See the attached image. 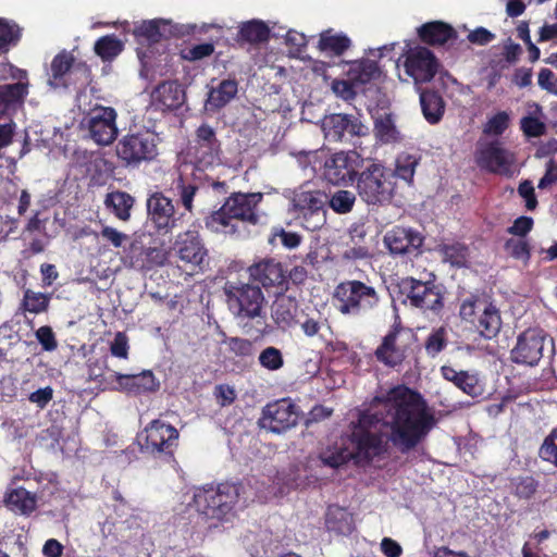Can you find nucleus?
Masks as SVG:
<instances>
[{
  "label": "nucleus",
  "mask_w": 557,
  "mask_h": 557,
  "mask_svg": "<svg viewBox=\"0 0 557 557\" xmlns=\"http://www.w3.org/2000/svg\"><path fill=\"white\" fill-rule=\"evenodd\" d=\"M437 420L418 392L406 386L391 388L385 395L375 396L370 408L360 412L351 433L357 462L370 463L385 457L389 448L412 461L423 455L426 438Z\"/></svg>",
  "instance_id": "1"
},
{
  "label": "nucleus",
  "mask_w": 557,
  "mask_h": 557,
  "mask_svg": "<svg viewBox=\"0 0 557 557\" xmlns=\"http://www.w3.org/2000/svg\"><path fill=\"white\" fill-rule=\"evenodd\" d=\"M262 199V193H232L219 210L206 218L207 228L215 233L240 237L247 232L245 225L259 224L258 206Z\"/></svg>",
  "instance_id": "2"
},
{
  "label": "nucleus",
  "mask_w": 557,
  "mask_h": 557,
  "mask_svg": "<svg viewBox=\"0 0 557 557\" xmlns=\"http://www.w3.org/2000/svg\"><path fill=\"white\" fill-rule=\"evenodd\" d=\"M335 308L339 313L355 319H369L376 314L382 297L370 280H345L333 293Z\"/></svg>",
  "instance_id": "3"
},
{
  "label": "nucleus",
  "mask_w": 557,
  "mask_h": 557,
  "mask_svg": "<svg viewBox=\"0 0 557 557\" xmlns=\"http://www.w3.org/2000/svg\"><path fill=\"white\" fill-rule=\"evenodd\" d=\"M245 487L237 482H222L218 485L208 484L194 493V504L197 512L208 520L228 521L235 515Z\"/></svg>",
  "instance_id": "4"
},
{
  "label": "nucleus",
  "mask_w": 557,
  "mask_h": 557,
  "mask_svg": "<svg viewBox=\"0 0 557 557\" xmlns=\"http://www.w3.org/2000/svg\"><path fill=\"white\" fill-rule=\"evenodd\" d=\"M460 319L483 338L492 339L502 329L500 311L486 293H471L459 306Z\"/></svg>",
  "instance_id": "5"
},
{
  "label": "nucleus",
  "mask_w": 557,
  "mask_h": 557,
  "mask_svg": "<svg viewBox=\"0 0 557 557\" xmlns=\"http://www.w3.org/2000/svg\"><path fill=\"white\" fill-rule=\"evenodd\" d=\"M357 193L369 206H386L392 202L395 194L393 171L382 163L370 162L357 175Z\"/></svg>",
  "instance_id": "6"
},
{
  "label": "nucleus",
  "mask_w": 557,
  "mask_h": 557,
  "mask_svg": "<svg viewBox=\"0 0 557 557\" xmlns=\"http://www.w3.org/2000/svg\"><path fill=\"white\" fill-rule=\"evenodd\" d=\"M178 430L162 419L150 421L138 434L141 451L160 459L174 457L178 447Z\"/></svg>",
  "instance_id": "7"
},
{
  "label": "nucleus",
  "mask_w": 557,
  "mask_h": 557,
  "mask_svg": "<svg viewBox=\"0 0 557 557\" xmlns=\"http://www.w3.org/2000/svg\"><path fill=\"white\" fill-rule=\"evenodd\" d=\"M230 311L240 319L262 317L264 295L257 285L226 281L223 286Z\"/></svg>",
  "instance_id": "8"
},
{
  "label": "nucleus",
  "mask_w": 557,
  "mask_h": 557,
  "mask_svg": "<svg viewBox=\"0 0 557 557\" xmlns=\"http://www.w3.org/2000/svg\"><path fill=\"white\" fill-rule=\"evenodd\" d=\"M115 153L123 165L138 168L144 162H150L158 156L157 137L149 129L127 133L119 139Z\"/></svg>",
  "instance_id": "9"
},
{
  "label": "nucleus",
  "mask_w": 557,
  "mask_h": 557,
  "mask_svg": "<svg viewBox=\"0 0 557 557\" xmlns=\"http://www.w3.org/2000/svg\"><path fill=\"white\" fill-rule=\"evenodd\" d=\"M399 288L414 308L436 314L444 308V296L433 281L423 282L408 276L401 280Z\"/></svg>",
  "instance_id": "10"
},
{
  "label": "nucleus",
  "mask_w": 557,
  "mask_h": 557,
  "mask_svg": "<svg viewBox=\"0 0 557 557\" xmlns=\"http://www.w3.org/2000/svg\"><path fill=\"white\" fill-rule=\"evenodd\" d=\"M147 223L157 235L171 234L183 214H177L173 200L162 191H153L146 200Z\"/></svg>",
  "instance_id": "11"
},
{
  "label": "nucleus",
  "mask_w": 557,
  "mask_h": 557,
  "mask_svg": "<svg viewBox=\"0 0 557 557\" xmlns=\"http://www.w3.org/2000/svg\"><path fill=\"white\" fill-rule=\"evenodd\" d=\"M90 74V69L85 62H75L71 52L61 51L52 59L49 84L54 88H67L78 82L85 85L89 82Z\"/></svg>",
  "instance_id": "12"
},
{
  "label": "nucleus",
  "mask_w": 557,
  "mask_h": 557,
  "mask_svg": "<svg viewBox=\"0 0 557 557\" xmlns=\"http://www.w3.org/2000/svg\"><path fill=\"white\" fill-rule=\"evenodd\" d=\"M299 416V407L289 397L281 398L263 407L259 425L262 429L281 434L296 426Z\"/></svg>",
  "instance_id": "13"
},
{
  "label": "nucleus",
  "mask_w": 557,
  "mask_h": 557,
  "mask_svg": "<svg viewBox=\"0 0 557 557\" xmlns=\"http://www.w3.org/2000/svg\"><path fill=\"white\" fill-rule=\"evenodd\" d=\"M405 73L411 77L414 84L431 82L437 74L440 61L425 46L409 48L404 54Z\"/></svg>",
  "instance_id": "14"
},
{
  "label": "nucleus",
  "mask_w": 557,
  "mask_h": 557,
  "mask_svg": "<svg viewBox=\"0 0 557 557\" xmlns=\"http://www.w3.org/2000/svg\"><path fill=\"white\" fill-rule=\"evenodd\" d=\"M190 153L199 169L220 163L222 156L221 141L212 126L203 123L196 129Z\"/></svg>",
  "instance_id": "15"
},
{
  "label": "nucleus",
  "mask_w": 557,
  "mask_h": 557,
  "mask_svg": "<svg viewBox=\"0 0 557 557\" xmlns=\"http://www.w3.org/2000/svg\"><path fill=\"white\" fill-rule=\"evenodd\" d=\"M362 162L363 159L357 151H341L326 159L323 175L333 185L352 183Z\"/></svg>",
  "instance_id": "16"
},
{
  "label": "nucleus",
  "mask_w": 557,
  "mask_h": 557,
  "mask_svg": "<svg viewBox=\"0 0 557 557\" xmlns=\"http://www.w3.org/2000/svg\"><path fill=\"white\" fill-rule=\"evenodd\" d=\"M116 111L111 107H96L85 119L89 137L99 146H109L117 137Z\"/></svg>",
  "instance_id": "17"
},
{
  "label": "nucleus",
  "mask_w": 557,
  "mask_h": 557,
  "mask_svg": "<svg viewBox=\"0 0 557 557\" xmlns=\"http://www.w3.org/2000/svg\"><path fill=\"white\" fill-rule=\"evenodd\" d=\"M322 128L325 138L333 143H350L355 137L368 134V127L358 117L343 113L325 116Z\"/></svg>",
  "instance_id": "18"
},
{
  "label": "nucleus",
  "mask_w": 557,
  "mask_h": 557,
  "mask_svg": "<svg viewBox=\"0 0 557 557\" xmlns=\"http://www.w3.org/2000/svg\"><path fill=\"white\" fill-rule=\"evenodd\" d=\"M545 339L541 331L525 330L518 336L516 345L510 350V360L520 366H537L543 357Z\"/></svg>",
  "instance_id": "19"
},
{
  "label": "nucleus",
  "mask_w": 557,
  "mask_h": 557,
  "mask_svg": "<svg viewBox=\"0 0 557 557\" xmlns=\"http://www.w3.org/2000/svg\"><path fill=\"white\" fill-rule=\"evenodd\" d=\"M174 251L176 257L191 270L202 269L208 259V249L200 234L195 230H187L177 235Z\"/></svg>",
  "instance_id": "20"
},
{
  "label": "nucleus",
  "mask_w": 557,
  "mask_h": 557,
  "mask_svg": "<svg viewBox=\"0 0 557 557\" xmlns=\"http://www.w3.org/2000/svg\"><path fill=\"white\" fill-rule=\"evenodd\" d=\"M252 281L260 283L264 288H275L276 294L287 289V275L281 262L274 259H262L248 268Z\"/></svg>",
  "instance_id": "21"
},
{
  "label": "nucleus",
  "mask_w": 557,
  "mask_h": 557,
  "mask_svg": "<svg viewBox=\"0 0 557 557\" xmlns=\"http://www.w3.org/2000/svg\"><path fill=\"white\" fill-rule=\"evenodd\" d=\"M384 245L394 256L419 253L423 245V236L410 227L394 226L384 236Z\"/></svg>",
  "instance_id": "22"
},
{
  "label": "nucleus",
  "mask_w": 557,
  "mask_h": 557,
  "mask_svg": "<svg viewBox=\"0 0 557 557\" xmlns=\"http://www.w3.org/2000/svg\"><path fill=\"white\" fill-rule=\"evenodd\" d=\"M404 331L400 322H395L387 334L383 337L382 343L376 347L374 356L376 360L384 366L395 368L400 366L406 358V347L399 343L400 335Z\"/></svg>",
  "instance_id": "23"
},
{
  "label": "nucleus",
  "mask_w": 557,
  "mask_h": 557,
  "mask_svg": "<svg viewBox=\"0 0 557 557\" xmlns=\"http://www.w3.org/2000/svg\"><path fill=\"white\" fill-rule=\"evenodd\" d=\"M166 251L161 247H144L139 242H133L125 256V263L136 270H150L163 265Z\"/></svg>",
  "instance_id": "24"
},
{
  "label": "nucleus",
  "mask_w": 557,
  "mask_h": 557,
  "mask_svg": "<svg viewBox=\"0 0 557 557\" xmlns=\"http://www.w3.org/2000/svg\"><path fill=\"white\" fill-rule=\"evenodd\" d=\"M185 101V91L175 81H165L154 87L151 92V106L159 111H173Z\"/></svg>",
  "instance_id": "25"
},
{
  "label": "nucleus",
  "mask_w": 557,
  "mask_h": 557,
  "mask_svg": "<svg viewBox=\"0 0 557 557\" xmlns=\"http://www.w3.org/2000/svg\"><path fill=\"white\" fill-rule=\"evenodd\" d=\"M420 41L426 46L441 47L454 44L458 38L457 30L443 21H431L417 28Z\"/></svg>",
  "instance_id": "26"
},
{
  "label": "nucleus",
  "mask_w": 557,
  "mask_h": 557,
  "mask_svg": "<svg viewBox=\"0 0 557 557\" xmlns=\"http://www.w3.org/2000/svg\"><path fill=\"white\" fill-rule=\"evenodd\" d=\"M513 162V156L510 154L500 143L492 141L480 151L478 163L481 168L492 173L505 174Z\"/></svg>",
  "instance_id": "27"
},
{
  "label": "nucleus",
  "mask_w": 557,
  "mask_h": 557,
  "mask_svg": "<svg viewBox=\"0 0 557 557\" xmlns=\"http://www.w3.org/2000/svg\"><path fill=\"white\" fill-rule=\"evenodd\" d=\"M133 35L137 42L153 45L162 39H169L175 35L174 26L170 21L156 18L143 21L135 25Z\"/></svg>",
  "instance_id": "28"
},
{
  "label": "nucleus",
  "mask_w": 557,
  "mask_h": 557,
  "mask_svg": "<svg viewBox=\"0 0 557 557\" xmlns=\"http://www.w3.org/2000/svg\"><path fill=\"white\" fill-rule=\"evenodd\" d=\"M114 376L117 389L132 395H141L159 388V382L151 371H143L138 374L114 373Z\"/></svg>",
  "instance_id": "29"
},
{
  "label": "nucleus",
  "mask_w": 557,
  "mask_h": 557,
  "mask_svg": "<svg viewBox=\"0 0 557 557\" xmlns=\"http://www.w3.org/2000/svg\"><path fill=\"white\" fill-rule=\"evenodd\" d=\"M238 92V83L234 78L221 81L212 86L208 92L206 108L210 111H219L228 104Z\"/></svg>",
  "instance_id": "30"
},
{
  "label": "nucleus",
  "mask_w": 557,
  "mask_h": 557,
  "mask_svg": "<svg viewBox=\"0 0 557 557\" xmlns=\"http://www.w3.org/2000/svg\"><path fill=\"white\" fill-rule=\"evenodd\" d=\"M441 374L446 381L451 382L456 387L471 397H478L482 394L479 379L474 374H470L467 371H457L450 366L441 367Z\"/></svg>",
  "instance_id": "31"
},
{
  "label": "nucleus",
  "mask_w": 557,
  "mask_h": 557,
  "mask_svg": "<svg viewBox=\"0 0 557 557\" xmlns=\"http://www.w3.org/2000/svg\"><path fill=\"white\" fill-rule=\"evenodd\" d=\"M325 525L332 532L349 535L355 530L354 516L338 505H331L325 513Z\"/></svg>",
  "instance_id": "32"
},
{
  "label": "nucleus",
  "mask_w": 557,
  "mask_h": 557,
  "mask_svg": "<svg viewBox=\"0 0 557 557\" xmlns=\"http://www.w3.org/2000/svg\"><path fill=\"white\" fill-rule=\"evenodd\" d=\"M420 104L424 119L430 124H437L445 113V101L442 96L430 89L420 92Z\"/></svg>",
  "instance_id": "33"
},
{
  "label": "nucleus",
  "mask_w": 557,
  "mask_h": 557,
  "mask_svg": "<svg viewBox=\"0 0 557 557\" xmlns=\"http://www.w3.org/2000/svg\"><path fill=\"white\" fill-rule=\"evenodd\" d=\"M269 38V26L262 21L252 20L242 23L236 41L240 46L244 44L258 45L268 41Z\"/></svg>",
  "instance_id": "34"
},
{
  "label": "nucleus",
  "mask_w": 557,
  "mask_h": 557,
  "mask_svg": "<svg viewBox=\"0 0 557 557\" xmlns=\"http://www.w3.org/2000/svg\"><path fill=\"white\" fill-rule=\"evenodd\" d=\"M5 503L21 515L29 516L37 508V496L24 487H16L7 493Z\"/></svg>",
  "instance_id": "35"
},
{
  "label": "nucleus",
  "mask_w": 557,
  "mask_h": 557,
  "mask_svg": "<svg viewBox=\"0 0 557 557\" xmlns=\"http://www.w3.org/2000/svg\"><path fill=\"white\" fill-rule=\"evenodd\" d=\"M135 203V199L126 191L115 190L107 194L104 205L121 221L131 219V210Z\"/></svg>",
  "instance_id": "36"
},
{
  "label": "nucleus",
  "mask_w": 557,
  "mask_h": 557,
  "mask_svg": "<svg viewBox=\"0 0 557 557\" xmlns=\"http://www.w3.org/2000/svg\"><path fill=\"white\" fill-rule=\"evenodd\" d=\"M351 46L350 38L343 33H335L329 28L320 34L318 48L324 52H331L334 55H342Z\"/></svg>",
  "instance_id": "37"
},
{
  "label": "nucleus",
  "mask_w": 557,
  "mask_h": 557,
  "mask_svg": "<svg viewBox=\"0 0 557 557\" xmlns=\"http://www.w3.org/2000/svg\"><path fill=\"white\" fill-rule=\"evenodd\" d=\"M381 71L375 61L362 59L354 61L348 70V77L357 85H363L380 77Z\"/></svg>",
  "instance_id": "38"
},
{
  "label": "nucleus",
  "mask_w": 557,
  "mask_h": 557,
  "mask_svg": "<svg viewBox=\"0 0 557 557\" xmlns=\"http://www.w3.org/2000/svg\"><path fill=\"white\" fill-rule=\"evenodd\" d=\"M509 488L519 500H530L539 492L540 481L532 474H521L510 479Z\"/></svg>",
  "instance_id": "39"
},
{
  "label": "nucleus",
  "mask_w": 557,
  "mask_h": 557,
  "mask_svg": "<svg viewBox=\"0 0 557 557\" xmlns=\"http://www.w3.org/2000/svg\"><path fill=\"white\" fill-rule=\"evenodd\" d=\"M530 109L532 110L529 115L520 120V128L528 138L541 137L545 135L547 129L546 124L541 120L544 115L543 109L535 102L530 106Z\"/></svg>",
  "instance_id": "40"
},
{
  "label": "nucleus",
  "mask_w": 557,
  "mask_h": 557,
  "mask_svg": "<svg viewBox=\"0 0 557 557\" xmlns=\"http://www.w3.org/2000/svg\"><path fill=\"white\" fill-rule=\"evenodd\" d=\"M124 50V42L114 34L104 35L98 38L94 45L95 53L103 62H112Z\"/></svg>",
  "instance_id": "41"
},
{
  "label": "nucleus",
  "mask_w": 557,
  "mask_h": 557,
  "mask_svg": "<svg viewBox=\"0 0 557 557\" xmlns=\"http://www.w3.org/2000/svg\"><path fill=\"white\" fill-rule=\"evenodd\" d=\"M27 95V85L18 82L0 85V116L7 114L10 107L22 103Z\"/></svg>",
  "instance_id": "42"
},
{
  "label": "nucleus",
  "mask_w": 557,
  "mask_h": 557,
  "mask_svg": "<svg viewBox=\"0 0 557 557\" xmlns=\"http://www.w3.org/2000/svg\"><path fill=\"white\" fill-rule=\"evenodd\" d=\"M297 305L287 298L276 299L272 305V319L278 329L290 327L295 320Z\"/></svg>",
  "instance_id": "43"
},
{
  "label": "nucleus",
  "mask_w": 557,
  "mask_h": 557,
  "mask_svg": "<svg viewBox=\"0 0 557 557\" xmlns=\"http://www.w3.org/2000/svg\"><path fill=\"white\" fill-rule=\"evenodd\" d=\"M22 38V28L13 21L0 17V52H8Z\"/></svg>",
  "instance_id": "44"
},
{
  "label": "nucleus",
  "mask_w": 557,
  "mask_h": 557,
  "mask_svg": "<svg viewBox=\"0 0 557 557\" xmlns=\"http://www.w3.org/2000/svg\"><path fill=\"white\" fill-rule=\"evenodd\" d=\"M50 299V295L28 288L24 290L21 307L26 312L40 314L49 309Z\"/></svg>",
  "instance_id": "45"
},
{
  "label": "nucleus",
  "mask_w": 557,
  "mask_h": 557,
  "mask_svg": "<svg viewBox=\"0 0 557 557\" xmlns=\"http://www.w3.org/2000/svg\"><path fill=\"white\" fill-rule=\"evenodd\" d=\"M327 195L320 190H301L296 193L293 198L294 211L308 209V207L313 209L323 208L327 202Z\"/></svg>",
  "instance_id": "46"
},
{
  "label": "nucleus",
  "mask_w": 557,
  "mask_h": 557,
  "mask_svg": "<svg viewBox=\"0 0 557 557\" xmlns=\"http://www.w3.org/2000/svg\"><path fill=\"white\" fill-rule=\"evenodd\" d=\"M448 345V331L445 326L434 329L424 341V349L429 357L435 358Z\"/></svg>",
  "instance_id": "47"
},
{
  "label": "nucleus",
  "mask_w": 557,
  "mask_h": 557,
  "mask_svg": "<svg viewBox=\"0 0 557 557\" xmlns=\"http://www.w3.org/2000/svg\"><path fill=\"white\" fill-rule=\"evenodd\" d=\"M420 158L409 153H400L396 159V168L393 172L394 177L397 176L407 183H412L416 168Z\"/></svg>",
  "instance_id": "48"
},
{
  "label": "nucleus",
  "mask_w": 557,
  "mask_h": 557,
  "mask_svg": "<svg viewBox=\"0 0 557 557\" xmlns=\"http://www.w3.org/2000/svg\"><path fill=\"white\" fill-rule=\"evenodd\" d=\"M198 191V185L194 183H187L182 176L178 177L176 182V193L178 196V201L183 206V208L189 213H193L194 199Z\"/></svg>",
  "instance_id": "49"
},
{
  "label": "nucleus",
  "mask_w": 557,
  "mask_h": 557,
  "mask_svg": "<svg viewBox=\"0 0 557 557\" xmlns=\"http://www.w3.org/2000/svg\"><path fill=\"white\" fill-rule=\"evenodd\" d=\"M537 454L544 462L557 468V425L544 437Z\"/></svg>",
  "instance_id": "50"
},
{
  "label": "nucleus",
  "mask_w": 557,
  "mask_h": 557,
  "mask_svg": "<svg viewBox=\"0 0 557 557\" xmlns=\"http://www.w3.org/2000/svg\"><path fill=\"white\" fill-rule=\"evenodd\" d=\"M327 201L333 211L345 214L352 210L356 196L349 190H338L334 193Z\"/></svg>",
  "instance_id": "51"
},
{
  "label": "nucleus",
  "mask_w": 557,
  "mask_h": 557,
  "mask_svg": "<svg viewBox=\"0 0 557 557\" xmlns=\"http://www.w3.org/2000/svg\"><path fill=\"white\" fill-rule=\"evenodd\" d=\"M260 366L269 371H277L284 366L282 351L273 346L265 347L259 355Z\"/></svg>",
  "instance_id": "52"
},
{
  "label": "nucleus",
  "mask_w": 557,
  "mask_h": 557,
  "mask_svg": "<svg viewBox=\"0 0 557 557\" xmlns=\"http://www.w3.org/2000/svg\"><path fill=\"white\" fill-rule=\"evenodd\" d=\"M350 459H354L352 451L347 448H337L335 450H327L320 454V460L324 466L337 469L346 465Z\"/></svg>",
  "instance_id": "53"
},
{
  "label": "nucleus",
  "mask_w": 557,
  "mask_h": 557,
  "mask_svg": "<svg viewBox=\"0 0 557 557\" xmlns=\"http://www.w3.org/2000/svg\"><path fill=\"white\" fill-rule=\"evenodd\" d=\"M214 52V45L212 42H202L181 51L182 59L195 62L210 57Z\"/></svg>",
  "instance_id": "54"
},
{
  "label": "nucleus",
  "mask_w": 557,
  "mask_h": 557,
  "mask_svg": "<svg viewBox=\"0 0 557 557\" xmlns=\"http://www.w3.org/2000/svg\"><path fill=\"white\" fill-rule=\"evenodd\" d=\"M505 248L515 259L529 260L531 257V248L527 240L510 238L506 240Z\"/></svg>",
  "instance_id": "55"
},
{
  "label": "nucleus",
  "mask_w": 557,
  "mask_h": 557,
  "mask_svg": "<svg viewBox=\"0 0 557 557\" xmlns=\"http://www.w3.org/2000/svg\"><path fill=\"white\" fill-rule=\"evenodd\" d=\"M230 351L237 357H250L253 355V344L251 341L243 337H230L227 339Z\"/></svg>",
  "instance_id": "56"
},
{
  "label": "nucleus",
  "mask_w": 557,
  "mask_h": 557,
  "mask_svg": "<svg viewBox=\"0 0 557 557\" xmlns=\"http://www.w3.org/2000/svg\"><path fill=\"white\" fill-rule=\"evenodd\" d=\"M357 84L350 81L345 79H334L332 83V90L334 94L342 98L345 101L354 100L357 96V91L355 89V86Z\"/></svg>",
  "instance_id": "57"
},
{
  "label": "nucleus",
  "mask_w": 557,
  "mask_h": 557,
  "mask_svg": "<svg viewBox=\"0 0 557 557\" xmlns=\"http://www.w3.org/2000/svg\"><path fill=\"white\" fill-rule=\"evenodd\" d=\"M509 125V115L505 112L494 114L486 123L485 133L492 135H502Z\"/></svg>",
  "instance_id": "58"
},
{
  "label": "nucleus",
  "mask_w": 557,
  "mask_h": 557,
  "mask_svg": "<svg viewBox=\"0 0 557 557\" xmlns=\"http://www.w3.org/2000/svg\"><path fill=\"white\" fill-rule=\"evenodd\" d=\"M35 335L44 350L53 351L57 349L58 342H57L54 332L50 326H48V325L40 326L36 331Z\"/></svg>",
  "instance_id": "59"
},
{
  "label": "nucleus",
  "mask_w": 557,
  "mask_h": 557,
  "mask_svg": "<svg viewBox=\"0 0 557 557\" xmlns=\"http://www.w3.org/2000/svg\"><path fill=\"white\" fill-rule=\"evenodd\" d=\"M300 221V224L304 228L309 232H315L321 230L326 223V211H317L315 213L309 215H304L301 218H297Z\"/></svg>",
  "instance_id": "60"
},
{
  "label": "nucleus",
  "mask_w": 557,
  "mask_h": 557,
  "mask_svg": "<svg viewBox=\"0 0 557 557\" xmlns=\"http://www.w3.org/2000/svg\"><path fill=\"white\" fill-rule=\"evenodd\" d=\"M128 338L123 332H117L110 345L112 356L126 359L128 357Z\"/></svg>",
  "instance_id": "61"
},
{
  "label": "nucleus",
  "mask_w": 557,
  "mask_h": 557,
  "mask_svg": "<svg viewBox=\"0 0 557 557\" xmlns=\"http://www.w3.org/2000/svg\"><path fill=\"white\" fill-rule=\"evenodd\" d=\"M533 224L534 222L531 216L522 215L513 221V224L507 228V233L524 237L531 232Z\"/></svg>",
  "instance_id": "62"
},
{
  "label": "nucleus",
  "mask_w": 557,
  "mask_h": 557,
  "mask_svg": "<svg viewBox=\"0 0 557 557\" xmlns=\"http://www.w3.org/2000/svg\"><path fill=\"white\" fill-rule=\"evenodd\" d=\"M214 396L221 407H226L235 401L236 392L234 387L227 384H219L214 387Z\"/></svg>",
  "instance_id": "63"
},
{
  "label": "nucleus",
  "mask_w": 557,
  "mask_h": 557,
  "mask_svg": "<svg viewBox=\"0 0 557 557\" xmlns=\"http://www.w3.org/2000/svg\"><path fill=\"white\" fill-rule=\"evenodd\" d=\"M537 83L542 89L557 95V81L552 70L546 67L542 69L539 73Z\"/></svg>",
  "instance_id": "64"
}]
</instances>
